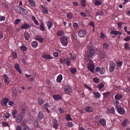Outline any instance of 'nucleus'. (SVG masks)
<instances>
[{"label": "nucleus", "mask_w": 130, "mask_h": 130, "mask_svg": "<svg viewBox=\"0 0 130 130\" xmlns=\"http://www.w3.org/2000/svg\"><path fill=\"white\" fill-rule=\"evenodd\" d=\"M85 61L87 62V63L88 64V67L89 70L92 73L93 72L95 67L93 61L89 58L85 59Z\"/></svg>", "instance_id": "obj_1"}, {"label": "nucleus", "mask_w": 130, "mask_h": 130, "mask_svg": "<svg viewBox=\"0 0 130 130\" xmlns=\"http://www.w3.org/2000/svg\"><path fill=\"white\" fill-rule=\"evenodd\" d=\"M60 40L62 45L65 46L67 45L69 42L68 38L64 36H63L60 38Z\"/></svg>", "instance_id": "obj_2"}, {"label": "nucleus", "mask_w": 130, "mask_h": 130, "mask_svg": "<svg viewBox=\"0 0 130 130\" xmlns=\"http://www.w3.org/2000/svg\"><path fill=\"white\" fill-rule=\"evenodd\" d=\"M64 88L66 93L69 94L72 93V89L69 86H64Z\"/></svg>", "instance_id": "obj_3"}, {"label": "nucleus", "mask_w": 130, "mask_h": 130, "mask_svg": "<svg viewBox=\"0 0 130 130\" xmlns=\"http://www.w3.org/2000/svg\"><path fill=\"white\" fill-rule=\"evenodd\" d=\"M117 111L120 114L123 115L125 113V111L124 108L120 106H117Z\"/></svg>", "instance_id": "obj_4"}, {"label": "nucleus", "mask_w": 130, "mask_h": 130, "mask_svg": "<svg viewBox=\"0 0 130 130\" xmlns=\"http://www.w3.org/2000/svg\"><path fill=\"white\" fill-rule=\"evenodd\" d=\"M110 34H113L115 35H122V33L120 31H115L113 30H111V31L110 32Z\"/></svg>", "instance_id": "obj_5"}, {"label": "nucleus", "mask_w": 130, "mask_h": 130, "mask_svg": "<svg viewBox=\"0 0 130 130\" xmlns=\"http://www.w3.org/2000/svg\"><path fill=\"white\" fill-rule=\"evenodd\" d=\"M107 113L109 114V113H111L113 114H115V110L114 108L113 107H112L110 109H109L108 108H107Z\"/></svg>", "instance_id": "obj_6"}, {"label": "nucleus", "mask_w": 130, "mask_h": 130, "mask_svg": "<svg viewBox=\"0 0 130 130\" xmlns=\"http://www.w3.org/2000/svg\"><path fill=\"white\" fill-rule=\"evenodd\" d=\"M21 124L22 126L24 125V126L23 128V130H31V129L29 126H28L27 125H25L24 122H22Z\"/></svg>", "instance_id": "obj_7"}, {"label": "nucleus", "mask_w": 130, "mask_h": 130, "mask_svg": "<svg viewBox=\"0 0 130 130\" xmlns=\"http://www.w3.org/2000/svg\"><path fill=\"white\" fill-rule=\"evenodd\" d=\"M14 9L15 11L20 14L22 8L20 7L16 6L14 7Z\"/></svg>", "instance_id": "obj_8"}, {"label": "nucleus", "mask_w": 130, "mask_h": 130, "mask_svg": "<svg viewBox=\"0 0 130 130\" xmlns=\"http://www.w3.org/2000/svg\"><path fill=\"white\" fill-rule=\"evenodd\" d=\"M53 98L56 100H61L62 98L61 96L60 95H53Z\"/></svg>", "instance_id": "obj_9"}, {"label": "nucleus", "mask_w": 130, "mask_h": 130, "mask_svg": "<svg viewBox=\"0 0 130 130\" xmlns=\"http://www.w3.org/2000/svg\"><path fill=\"white\" fill-rule=\"evenodd\" d=\"M23 117L21 115H18L17 117V122L19 123L22 120Z\"/></svg>", "instance_id": "obj_10"}, {"label": "nucleus", "mask_w": 130, "mask_h": 130, "mask_svg": "<svg viewBox=\"0 0 130 130\" xmlns=\"http://www.w3.org/2000/svg\"><path fill=\"white\" fill-rule=\"evenodd\" d=\"M22 11H21L20 14H23V15H27L28 14V12L27 9H24V8H22Z\"/></svg>", "instance_id": "obj_11"}, {"label": "nucleus", "mask_w": 130, "mask_h": 130, "mask_svg": "<svg viewBox=\"0 0 130 130\" xmlns=\"http://www.w3.org/2000/svg\"><path fill=\"white\" fill-rule=\"evenodd\" d=\"M35 38L41 43L43 42V38L41 36L37 35L36 36Z\"/></svg>", "instance_id": "obj_12"}, {"label": "nucleus", "mask_w": 130, "mask_h": 130, "mask_svg": "<svg viewBox=\"0 0 130 130\" xmlns=\"http://www.w3.org/2000/svg\"><path fill=\"white\" fill-rule=\"evenodd\" d=\"M16 70H17L20 73H21L22 71L19 67V64H15L14 66Z\"/></svg>", "instance_id": "obj_13"}, {"label": "nucleus", "mask_w": 130, "mask_h": 130, "mask_svg": "<svg viewBox=\"0 0 130 130\" xmlns=\"http://www.w3.org/2000/svg\"><path fill=\"white\" fill-rule=\"evenodd\" d=\"M89 52L88 56L89 58L91 57H92L95 53V50H91V51H88V52Z\"/></svg>", "instance_id": "obj_14"}, {"label": "nucleus", "mask_w": 130, "mask_h": 130, "mask_svg": "<svg viewBox=\"0 0 130 130\" xmlns=\"http://www.w3.org/2000/svg\"><path fill=\"white\" fill-rule=\"evenodd\" d=\"M24 36L25 40H27L29 39L30 36V34L27 32H24Z\"/></svg>", "instance_id": "obj_15"}, {"label": "nucleus", "mask_w": 130, "mask_h": 130, "mask_svg": "<svg viewBox=\"0 0 130 130\" xmlns=\"http://www.w3.org/2000/svg\"><path fill=\"white\" fill-rule=\"evenodd\" d=\"M43 57L45 59H52L53 58L51 57V56L49 54H44L43 55Z\"/></svg>", "instance_id": "obj_16"}, {"label": "nucleus", "mask_w": 130, "mask_h": 130, "mask_svg": "<svg viewBox=\"0 0 130 130\" xmlns=\"http://www.w3.org/2000/svg\"><path fill=\"white\" fill-rule=\"evenodd\" d=\"M62 78V76L61 75H58L57 77V82L60 83Z\"/></svg>", "instance_id": "obj_17"}, {"label": "nucleus", "mask_w": 130, "mask_h": 130, "mask_svg": "<svg viewBox=\"0 0 130 130\" xmlns=\"http://www.w3.org/2000/svg\"><path fill=\"white\" fill-rule=\"evenodd\" d=\"M38 116L39 119L41 120L43 117L44 115L42 112H39Z\"/></svg>", "instance_id": "obj_18"}, {"label": "nucleus", "mask_w": 130, "mask_h": 130, "mask_svg": "<svg viewBox=\"0 0 130 130\" xmlns=\"http://www.w3.org/2000/svg\"><path fill=\"white\" fill-rule=\"evenodd\" d=\"M122 97V95L121 94H117L115 96V99L116 100H119L121 99Z\"/></svg>", "instance_id": "obj_19"}, {"label": "nucleus", "mask_w": 130, "mask_h": 130, "mask_svg": "<svg viewBox=\"0 0 130 130\" xmlns=\"http://www.w3.org/2000/svg\"><path fill=\"white\" fill-rule=\"evenodd\" d=\"M85 110L87 112H90L93 110V108L90 107H87L85 108Z\"/></svg>", "instance_id": "obj_20"}, {"label": "nucleus", "mask_w": 130, "mask_h": 130, "mask_svg": "<svg viewBox=\"0 0 130 130\" xmlns=\"http://www.w3.org/2000/svg\"><path fill=\"white\" fill-rule=\"evenodd\" d=\"M70 71L72 74H74L76 72V70L75 68L72 67L70 69Z\"/></svg>", "instance_id": "obj_21"}, {"label": "nucleus", "mask_w": 130, "mask_h": 130, "mask_svg": "<svg viewBox=\"0 0 130 130\" xmlns=\"http://www.w3.org/2000/svg\"><path fill=\"white\" fill-rule=\"evenodd\" d=\"M28 2H29L30 5L32 7H35V6L36 4L35 2L32 0H29Z\"/></svg>", "instance_id": "obj_22"}, {"label": "nucleus", "mask_w": 130, "mask_h": 130, "mask_svg": "<svg viewBox=\"0 0 130 130\" xmlns=\"http://www.w3.org/2000/svg\"><path fill=\"white\" fill-rule=\"evenodd\" d=\"M9 101V100L7 98L4 99H3V102H2L3 103L2 104L4 105H6Z\"/></svg>", "instance_id": "obj_23"}, {"label": "nucleus", "mask_w": 130, "mask_h": 130, "mask_svg": "<svg viewBox=\"0 0 130 130\" xmlns=\"http://www.w3.org/2000/svg\"><path fill=\"white\" fill-rule=\"evenodd\" d=\"M39 121L38 119H36L35 120L34 122V125L35 127H38L39 126Z\"/></svg>", "instance_id": "obj_24"}, {"label": "nucleus", "mask_w": 130, "mask_h": 130, "mask_svg": "<svg viewBox=\"0 0 130 130\" xmlns=\"http://www.w3.org/2000/svg\"><path fill=\"white\" fill-rule=\"evenodd\" d=\"M12 90L13 91L12 93L13 95L15 96L17 95L18 93L17 89L16 88H13Z\"/></svg>", "instance_id": "obj_25"}, {"label": "nucleus", "mask_w": 130, "mask_h": 130, "mask_svg": "<svg viewBox=\"0 0 130 130\" xmlns=\"http://www.w3.org/2000/svg\"><path fill=\"white\" fill-rule=\"evenodd\" d=\"M32 46L34 48L36 47L38 45V43L36 41H34L31 43Z\"/></svg>", "instance_id": "obj_26"}, {"label": "nucleus", "mask_w": 130, "mask_h": 130, "mask_svg": "<svg viewBox=\"0 0 130 130\" xmlns=\"http://www.w3.org/2000/svg\"><path fill=\"white\" fill-rule=\"evenodd\" d=\"M100 123L102 125L104 126L105 125L106 121L103 119H101L100 120Z\"/></svg>", "instance_id": "obj_27"}, {"label": "nucleus", "mask_w": 130, "mask_h": 130, "mask_svg": "<svg viewBox=\"0 0 130 130\" xmlns=\"http://www.w3.org/2000/svg\"><path fill=\"white\" fill-rule=\"evenodd\" d=\"M95 15H104V13L101 11H99L96 12Z\"/></svg>", "instance_id": "obj_28"}, {"label": "nucleus", "mask_w": 130, "mask_h": 130, "mask_svg": "<svg viewBox=\"0 0 130 130\" xmlns=\"http://www.w3.org/2000/svg\"><path fill=\"white\" fill-rule=\"evenodd\" d=\"M100 58L101 59H103L105 58V54L104 52H102L99 55Z\"/></svg>", "instance_id": "obj_29"}, {"label": "nucleus", "mask_w": 130, "mask_h": 130, "mask_svg": "<svg viewBox=\"0 0 130 130\" xmlns=\"http://www.w3.org/2000/svg\"><path fill=\"white\" fill-rule=\"evenodd\" d=\"M18 112V111L17 110H13L12 112V116H13V118H16V116L15 115V114H16Z\"/></svg>", "instance_id": "obj_30"}, {"label": "nucleus", "mask_w": 130, "mask_h": 130, "mask_svg": "<svg viewBox=\"0 0 130 130\" xmlns=\"http://www.w3.org/2000/svg\"><path fill=\"white\" fill-rule=\"evenodd\" d=\"M29 26H30L29 25L25 24L22 25L21 27L22 28L26 29L29 27Z\"/></svg>", "instance_id": "obj_31"}, {"label": "nucleus", "mask_w": 130, "mask_h": 130, "mask_svg": "<svg viewBox=\"0 0 130 130\" xmlns=\"http://www.w3.org/2000/svg\"><path fill=\"white\" fill-rule=\"evenodd\" d=\"M64 34V32L63 31H58L57 34L58 36H60Z\"/></svg>", "instance_id": "obj_32"}, {"label": "nucleus", "mask_w": 130, "mask_h": 130, "mask_svg": "<svg viewBox=\"0 0 130 130\" xmlns=\"http://www.w3.org/2000/svg\"><path fill=\"white\" fill-rule=\"evenodd\" d=\"M53 24L52 22H48L47 23V26L48 27V29H50L52 26Z\"/></svg>", "instance_id": "obj_33"}, {"label": "nucleus", "mask_w": 130, "mask_h": 130, "mask_svg": "<svg viewBox=\"0 0 130 130\" xmlns=\"http://www.w3.org/2000/svg\"><path fill=\"white\" fill-rule=\"evenodd\" d=\"M9 117V114L8 113H6L3 115V117L5 119H7Z\"/></svg>", "instance_id": "obj_34"}, {"label": "nucleus", "mask_w": 130, "mask_h": 130, "mask_svg": "<svg viewBox=\"0 0 130 130\" xmlns=\"http://www.w3.org/2000/svg\"><path fill=\"white\" fill-rule=\"evenodd\" d=\"M105 70V68H100V73L101 74H103L104 73Z\"/></svg>", "instance_id": "obj_35"}, {"label": "nucleus", "mask_w": 130, "mask_h": 130, "mask_svg": "<svg viewBox=\"0 0 130 130\" xmlns=\"http://www.w3.org/2000/svg\"><path fill=\"white\" fill-rule=\"evenodd\" d=\"M124 46L125 48H126L127 50H129L130 49V47L129 46L128 44L127 43H125L124 44Z\"/></svg>", "instance_id": "obj_36"}, {"label": "nucleus", "mask_w": 130, "mask_h": 130, "mask_svg": "<svg viewBox=\"0 0 130 130\" xmlns=\"http://www.w3.org/2000/svg\"><path fill=\"white\" fill-rule=\"evenodd\" d=\"M109 45L107 43H105L103 44V47L104 49H106L109 47Z\"/></svg>", "instance_id": "obj_37"}, {"label": "nucleus", "mask_w": 130, "mask_h": 130, "mask_svg": "<svg viewBox=\"0 0 130 130\" xmlns=\"http://www.w3.org/2000/svg\"><path fill=\"white\" fill-rule=\"evenodd\" d=\"M88 51H91V50H94V47H93L92 46L90 45V44H89L88 45Z\"/></svg>", "instance_id": "obj_38"}, {"label": "nucleus", "mask_w": 130, "mask_h": 130, "mask_svg": "<svg viewBox=\"0 0 130 130\" xmlns=\"http://www.w3.org/2000/svg\"><path fill=\"white\" fill-rule=\"evenodd\" d=\"M104 84L103 83H100L99 85L98 86V87L99 88V90H100L101 88H103L104 87Z\"/></svg>", "instance_id": "obj_39"}, {"label": "nucleus", "mask_w": 130, "mask_h": 130, "mask_svg": "<svg viewBox=\"0 0 130 130\" xmlns=\"http://www.w3.org/2000/svg\"><path fill=\"white\" fill-rule=\"evenodd\" d=\"M100 94L99 93L97 92H95V93L94 94V96L95 97L99 98V97H100Z\"/></svg>", "instance_id": "obj_40"}, {"label": "nucleus", "mask_w": 130, "mask_h": 130, "mask_svg": "<svg viewBox=\"0 0 130 130\" xmlns=\"http://www.w3.org/2000/svg\"><path fill=\"white\" fill-rule=\"evenodd\" d=\"M66 119L68 121H70L72 120V119L69 114H68L66 115Z\"/></svg>", "instance_id": "obj_41"}, {"label": "nucleus", "mask_w": 130, "mask_h": 130, "mask_svg": "<svg viewBox=\"0 0 130 130\" xmlns=\"http://www.w3.org/2000/svg\"><path fill=\"white\" fill-rule=\"evenodd\" d=\"M40 29L42 31H44L45 28L43 24V23H41L40 25Z\"/></svg>", "instance_id": "obj_42"}, {"label": "nucleus", "mask_w": 130, "mask_h": 130, "mask_svg": "<svg viewBox=\"0 0 130 130\" xmlns=\"http://www.w3.org/2000/svg\"><path fill=\"white\" fill-rule=\"evenodd\" d=\"M38 104L40 105H42L43 104L44 102H43V100L42 99H39L38 100Z\"/></svg>", "instance_id": "obj_43"}, {"label": "nucleus", "mask_w": 130, "mask_h": 130, "mask_svg": "<svg viewBox=\"0 0 130 130\" xmlns=\"http://www.w3.org/2000/svg\"><path fill=\"white\" fill-rule=\"evenodd\" d=\"M20 48L21 49V50L23 51H25L27 50L26 47L24 46H21L20 47Z\"/></svg>", "instance_id": "obj_44"}, {"label": "nucleus", "mask_w": 130, "mask_h": 130, "mask_svg": "<svg viewBox=\"0 0 130 130\" xmlns=\"http://www.w3.org/2000/svg\"><path fill=\"white\" fill-rule=\"evenodd\" d=\"M86 34V30L85 29L82 30V37L84 36Z\"/></svg>", "instance_id": "obj_45"}, {"label": "nucleus", "mask_w": 130, "mask_h": 130, "mask_svg": "<svg viewBox=\"0 0 130 130\" xmlns=\"http://www.w3.org/2000/svg\"><path fill=\"white\" fill-rule=\"evenodd\" d=\"M67 18L68 19H70L72 17V15L71 13H68L67 14Z\"/></svg>", "instance_id": "obj_46"}, {"label": "nucleus", "mask_w": 130, "mask_h": 130, "mask_svg": "<svg viewBox=\"0 0 130 130\" xmlns=\"http://www.w3.org/2000/svg\"><path fill=\"white\" fill-rule=\"evenodd\" d=\"M101 4V1H96L94 3V4L96 5L99 6Z\"/></svg>", "instance_id": "obj_47"}, {"label": "nucleus", "mask_w": 130, "mask_h": 130, "mask_svg": "<svg viewBox=\"0 0 130 130\" xmlns=\"http://www.w3.org/2000/svg\"><path fill=\"white\" fill-rule=\"evenodd\" d=\"M93 81L94 82L96 83H98L99 82V79L97 77L94 78L93 79Z\"/></svg>", "instance_id": "obj_48"}, {"label": "nucleus", "mask_w": 130, "mask_h": 130, "mask_svg": "<svg viewBox=\"0 0 130 130\" xmlns=\"http://www.w3.org/2000/svg\"><path fill=\"white\" fill-rule=\"evenodd\" d=\"M110 67L115 68V64L114 62L112 61H111L109 63Z\"/></svg>", "instance_id": "obj_49"}, {"label": "nucleus", "mask_w": 130, "mask_h": 130, "mask_svg": "<svg viewBox=\"0 0 130 130\" xmlns=\"http://www.w3.org/2000/svg\"><path fill=\"white\" fill-rule=\"evenodd\" d=\"M12 56L13 58H16L17 57V54L16 52H13L12 53Z\"/></svg>", "instance_id": "obj_50"}, {"label": "nucleus", "mask_w": 130, "mask_h": 130, "mask_svg": "<svg viewBox=\"0 0 130 130\" xmlns=\"http://www.w3.org/2000/svg\"><path fill=\"white\" fill-rule=\"evenodd\" d=\"M86 0H82V6L85 7L86 6Z\"/></svg>", "instance_id": "obj_51"}, {"label": "nucleus", "mask_w": 130, "mask_h": 130, "mask_svg": "<svg viewBox=\"0 0 130 130\" xmlns=\"http://www.w3.org/2000/svg\"><path fill=\"white\" fill-rule=\"evenodd\" d=\"M123 63V62L121 61H119L118 62L117 64V65L118 67H121Z\"/></svg>", "instance_id": "obj_52"}, {"label": "nucleus", "mask_w": 130, "mask_h": 130, "mask_svg": "<svg viewBox=\"0 0 130 130\" xmlns=\"http://www.w3.org/2000/svg\"><path fill=\"white\" fill-rule=\"evenodd\" d=\"M110 93L109 92H105L103 94L104 96L108 97L110 95Z\"/></svg>", "instance_id": "obj_53"}, {"label": "nucleus", "mask_w": 130, "mask_h": 130, "mask_svg": "<svg viewBox=\"0 0 130 130\" xmlns=\"http://www.w3.org/2000/svg\"><path fill=\"white\" fill-rule=\"evenodd\" d=\"M73 27L75 29H76L78 27V25L77 23H74L73 24Z\"/></svg>", "instance_id": "obj_54"}, {"label": "nucleus", "mask_w": 130, "mask_h": 130, "mask_svg": "<svg viewBox=\"0 0 130 130\" xmlns=\"http://www.w3.org/2000/svg\"><path fill=\"white\" fill-rule=\"evenodd\" d=\"M124 23L122 22H120L118 23L117 25L118 26V27L120 28H121L122 25Z\"/></svg>", "instance_id": "obj_55"}, {"label": "nucleus", "mask_w": 130, "mask_h": 130, "mask_svg": "<svg viewBox=\"0 0 130 130\" xmlns=\"http://www.w3.org/2000/svg\"><path fill=\"white\" fill-rule=\"evenodd\" d=\"M73 38L75 39L79 40V39H78V38L77 37L76 34L75 33H74L73 34Z\"/></svg>", "instance_id": "obj_56"}, {"label": "nucleus", "mask_w": 130, "mask_h": 130, "mask_svg": "<svg viewBox=\"0 0 130 130\" xmlns=\"http://www.w3.org/2000/svg\"><path fill=\"white\" fill-rule=\"evenodd\" d=\"M84 87L85 88L88 89L90 91H91L92 90V89L86 84H85L84 85Z\"/></svg>", "instance_id": "obj_57"}, {"label": "nucleus", "mask_w": 130, "mask_h": 130, "mask_svg": "<svg viewBox=\"0 0 130 130\" xmlns=\"http://www.w3.org/2000/svg\"><path fill=\"white\" fill-rule=\"evenodd\" d=\"M16 130H21L22 127L19 125H18L16 128Z\"/></svg>", "instance_id": "obj_58"}, {"label": "nucleus", "mask_w": 130, "mask_h": 130, "mask_svg": "<svg viewBox=\"0 0 130 130\" xmlns=\"http://www.w3.org/2000/svg\"><path fill=\"white\" fill-rule=\"evenodd\" d=\"M21 21V20L20 19H16L15 20V23L16 24H18Z\"/></svg>", "instance_id": "obj_59"}, {"label": "nucleus", "mask_w": 130, "mask_h": 130, "mask_svg": "<svg viewBox=\"0 0 130 130\" xmlns=\"http://www.w3.org/2000/svg\"><path fill=\"white\" fill-rule=\"evenodd\" d=\"M3 124L4 126H8V123L7 122H3Z\"/></svg>", "instance_id": "obj_60"}, {"label": "nucleus", "mask_w": 130, "mask_h": 130, "mask_svg": "<svg viewBox=\"0 0 130 130\" xmlns=\"http://www.w3.org/2000/svg\"><path fill=\"white\" fill-rule=\"evenodd\" d=\"M73 125V124L71 122H69L68 123L67 126L69 127H71Z\"/></svg>", "instance_id": "obj_61"}, {"label": "nucleus", "mask_w": 130, "mask_h": 130, "mask_svg": "<svg viewBox=\"0 0 130 130\" xmlns=\"http://www.w3.org/2000/svg\"><path fill=\"white\" fill-rule=\"evenodd\" d=\"M89 25L90 26H92L94 28V23L93 22H90L89 23Z\"/></svg>", "instance_id": "obj_62"}, {"label": "nucleus", "mask_w": 130, "mask_h": 130, "mask_svg": "<svg viewBox=\"0 0 130 130\" xmlns=\"http://www.w3.org/2000/svg\"><path fill=\"white\" fill-rule=\"evenodd\" d=\"M127 120H125L124 121H123V123H122V125L123 126H126L127 124Z\"/></svg>", "instance_id": "obj_63"}, {"label": "nucleus", "mask_w": 130, "mask_h": 130, "mask_svg": "<svg viewBox=\"0 0 130 130\" xmlns=\"http://www.w3.org/2000/svg\"><path fill=\"white\" fill-rule=\"evenodd\" d=\"M43 12L45 14H47L48 13V11L47 9L46 8L43 9Z\"/></svg>", "instance_id": "obj_64"}]
</instances>
